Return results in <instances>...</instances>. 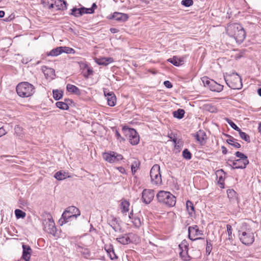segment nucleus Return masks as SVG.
<instances>
[{"label": "nucleus", "mask_w": 261, "mask_h": 261, "mask_svg": "<svg viewBox=\"0 0 261 261\" xmlns=\"http://www.w3.org/2000/svg\"><path fill=\"white\" fill-rule=\"evenodd\" d=\"M238 233L239 239L243 244L249 246L254 242V234L247 223H242Z\"/></svg>", "instance_id": "obj_1"}, {"label": "nucleus", "mask_w": 261, "mask_h": 261, "mask_svg": "<svg viewBox=\"0 0 261 261\" xmlns=\"http://www.w3.org/2000/svg\"><path fill=\"white\" fill-rule=\"evenodd\" d=\"M227 33L233 38L238 44H241L245 39L246 33L243 27L238 23L229 25L227 29Z\"/></svg>", "instance_id": "obj_2"}, {"label": "nucleus", "mask_w": 261, "mask_h": 261, "mask_svg": "<svg viewBox=\"0 0 261 261\" xmlns=\"http://www.w3.org/2000/svg\"><path fill=\"white\" fill-rule=\"evenodd\" d=\"M80 214V211L77 207L74 206H69L65 209L59 222L61 225H63L72 220H75Z\"/></svg>", "instance_id": "obj_3"}, {"label": "nucleus", "mask_w": 261, "mask_h": 261, "mask_svg": "<svg viewBox=\"0 0 261 261\" xmlns=\"http://www.w3.org/2000/svg\"><path fill=\"white\" fill-rule=\"evenodd\" d=\"M156 197L159 202L168 207H173L175 205L176 198L169 192L160 191Z\"/></svg>", "instance_id": "obj_4"}, {"label": "nucleus", "mask_w": 261, "mask_h": 261, "mask_svg": "<svg viewBox=\"0 0 261 261\" xmlns=\"http://www.w3.org/2000/svg\"><path fill=\"white\" fill-rule=\"evenodd\" d=\"M16 90L17 94L21 97L31 96L35 92V87L27 82L19 83L16 87Z\"/></svg>", "instance_id": "obj_5"}, {"label": "nucleus", "mask_w": 261, "mask_h": 261, "mask_svg": "<svg viewBox=\"0 0 261 261\" xmlns=\"http://www.w3.org/2000/svg\"><path fill=\"white\" fill-rule=\"evenodd\" d=\"M225 81L232 89H240L242 87V79L237 73H233L225 77Z\"/></svg>", "instance_id": "obj_6"}, {"label": "nucleus", "mask_w": 261, "mask_h": 261, "mask_svg": "<svg viewBox=\"0 0 261 261\" xmlns=\"http://www.w3.org/2000/svg\"><path fill=\"white\" fill-rule=\"evenodd\" d=\"M151 182L152 185L160 186L162 184L160 167L157 164L154 165L150 171Z\"/></svg>", "instance_id": "obj_7"}, {"label": "nucleus", "mask_w": 261, "mask_h": 261, "mask_svg": "<svg viewBox=\"0 0 261 261\" xmlns=\"http://www.w3.org/2000/svg\"><path fill=\"white\" fill-rule=\"evenodd\" d=\"M45 215L46 218L42 222L44 228L48 233L55 235L56 232V227L54 220L49 213H46Z\"/></svg>", "instance_id": "obj_8"}, {"label": "nucleus", "mask_w": 261, "mask_h": 261, "mask_svg": "<svg viewBox=\"0 0 261 261\" xmlns=\"http://www.w3.org/2000/svg\"><path fill=\"white\" fill-rule=\"evenodd\" d=\"M202 82L204 86H207L212 91L220 92L223 89V86L216 82L215 81L209 79L207 77L202 79Z\"/></svg>", "instance_id": "obj_9"}, {"label": "nucleus", "mask_w": 261, "mask_h": 261, "mask_svg": "<svg viewBox=\"0 0 261 261\" xmlns=\"http://www.w3.org/2000/svg\"><path fill=\"white\" fill-rule=\"evenodd\" d=\"M203 235L202 230H199L198 226L196 225L189 226L188 228V237L192 241H196L197 240H203L202 238H195L198 236Z\"/></svg>", "instance_id": "obj_10"}, {"label": "nucleus", "mask_w": 261, "mask_h": 261, "mask_svg": "<svg viewBox=\"0 0 261 261\" xmlns=\"http://www.w3.org/2000/svg\"><path fill=\"white\" fill-rule=\"evenodd\" d=\"M103 159L110 163H115L123 159V156L120 154H118L114 151H110L103 153Z\"/></svg>", "instance_id": "obj_11"}, {"label": "nucleus", "mask_w": 261, "mask_h": 261, "mask_svg": "<svg viewBox=\"0 0 261 261\" xmlns=\"http://www.w3.org/2000/svg\"><path fill=\"white\" fill-rule=\"evenodd\" d=\"M154 191L151 189H144L142 193L141 199L144 203L149 204L153 199Z\"/></svg>", "instance_id": "obj_12"}, {"label": "nucleus", "mask_w": 261, "mask_h": 261, "mask_svg": "<svg viewBox=\"0 0 261 261\" xmlns=\"http://www.w3.org/2000/svg\"><path fill=\"white\" fill-rule=\"evenodd\" d=\"M123 129L128 132L129 135V142L131 144L135 145L139 143V136L135 129L123 127Z\"/></svg>", "instance_id": "obj_13"}, {"label": "nucleus", "mask_w": 261, "mask_h": 261, "mask_svg": "<svg viewBox=\"0 0 261 261\" xmlns=\"http://www.w3.org/2000/svg\"><path fill=\"white\" fill-rule=\"evenodd\" d=\"M105 97L107 98L108 105L110 107H114L116 105V97L113 92H107L106 89L103 90Z\"/></svg>", "instance_id": "obj_14"}, {"label": "nucleus", "mask_w": 261, "mask_h": 261, "mask_svg": "<svg viewBox=\"0 0 261 261\" xmlns=\"http://www.w3.org/2000/svg\"><path fill=\"white\" fill-rule=\"evenodd\" d=\"M54 3L50 5V8H56L57 10H64L67 9V4L64 0H53Z\"/></svg>", "instance_id": "obj_15"}, {"label": "nucleus", "mask_w": 261, "mask_h": 261, "mask_svg": "<svg viewBox=\"0 0 261 261\" xmlns=\"http://www.w3.org/2000/svg\"><path fill=\"white\" fill-rule=\"evenodd\" d=\"M109 18L115 19L118 21L124 22L128 19V16L125 13L116 12Z\"/></svg>", "instance_id": "obj_16"}, {"label": "nucleus", "mask_w": 261, "mask_h": 261, "mask_svg": "<svg viewBox=\"0 0 261 261\" xmlns=\"http://www.w3.org/2000/svg\"><path fill=\"white\" fill-rule=\"evenodd\" d=\"M232 163V169H244L249 164V161L247 160V163L245 162V160L237 159L231 161Z\"/></svg>", "instance_id": "obj_17"}, {"label": "nucleus", "mask_w": 261, "mask_h": 261, "mask_svg": "<svg viewBox=\"0 0 261 261\" xmlns=\"http://www.w3.org/2000/svg\"><path fill=\"white\" fill-rule=\"evenodd\" d=\"M227 197L229 199V201L232 203L238 204L239 200L238 194L233 189H228L227 190Z\"/></svg>", "instance_id": "obj_18"}, {"label": "nucleus", "mask_w": 261, "mask_h": 261, "mask_svg": "<svg viewBox=\"0 0 261 261\" xmlns=\"http://www.w3.org/2000/svg\"><path fill=\"white\" fill-rule=\"evenodd\" d=\"M22 258L25 261H29L30 259V257L32 253V249L31 248L27 245H22Z\"/></svg>", "instance_id": "obj_19"}, {"label": "nucleus", "mask_w": 261, "mask_h": 261, "mask_svg": "<svg viewBox=\"0 0 261 261\" xmlns=\"http://www.w3.org/2000/svg\"><path fill=\"white\" fill-rule=\"evenodd\" d=\"M216 176L218 178V183L220 185V187L221 188H224V179H225V174L223 169L218 170L216 172Z\"/></svg>", "instance_id": "obj_20"}, {"label": "nucleus", "mask_w": 261, "mask_h": 261, "mask_svg": "<svg viewBox=\"0 0 261 261\" xmlns=\"http://www.w3.org/2000/svg\"><path fill=\"white\" fill-rule=\"evenodd\" d=\"M167 61L172 63L175 66H179L184 63V58H178L177 56H173L167 60Z\"/></svg>", "instance_id": "obj_21"}, {"label": "nucleus", "mask_w": 261, "mask_h": 261, "mask_svg": "<svg viewBox=\"0 0 261 261\" xmlns=\"http://www.w3.org/2000/svg\"><path fill=\"white\" fill-rule=\"evenodd\" d=\"M95 62L99 65L106 66L109 64L113 62L114 59L111 57L109 58H96L95 59Z\"/></svg>", "instance_id": "obj_22"}, {"label": "nucleus", "mask_w": 261, "mask_h": 261, "mask_svg": "<svg viewBox=\"0 0 261 261\" xmlns=\"http://www.w3.org/2000/svg\"><path fill=\"white\" fill-rule=\"evenodd\" d=\"M63 53L62 48L61 46L57 47L51 50L49 52L47 53V56L56 57Z\"/></svg>", "instance_id": "obj_23"}, {"label": "nucleus", "mask_w": 261, "mask_h": 261, "mask_svg": "<svg viewBox=\"0 0 261 261\" xmlns=\"http://www.w3.org/2000/svg\"><path fill=\"white\" fill-rule=\"evenodd\" d=\"M226 137L229 138V139H228L226 140V142L229 145L233 146L234 147L236 148H239L241 147V145L240 143L235 142L236 140V139H234L233 137L229 135H226Z\"/></svg>", "instance_id": "obj_24"}, {"label": "nucleus", "mask_w": 261, "mask_h": 261, "mask_svg": "<svg viewBox=\"0 0 261 261\" xmlns=\"http://www.w3.org/2000/svg\"><path fill=\"white\" fill-rule=\"evenodd\" d=\"M129 202L126 200H122L120 204V209L121 212L125 215H126V213L129 211Z\"/></svg>", "instance_id": "obj_25"}, {"label": "nucleus", "mask_w": 261, "mask_h": 261, "mask_svg": "<svg viewBox=\"0 0 261 261\" xmlns=\"http://www.w3.org/2000/svg\"><path fill=\"white\" fill-rule=\"evenodd\" d=\"M69 177L68 173L63 171H58L54 175V177L58 180H62Z\"/></svg>", "instance_id": "obj_26"}, {"label": "nucleus", "mask_w": 261, "mask_h": 261, "mask_svg": "<svg viewBox=\"0 0 261 261\" xmlns=\"http://www.w3.org/2000/svg\"><path fill=\"white\" fill-rule=\"evenodd\" d=\"M66 89L69 92L74 93L76 95H80L81 94V91L79 88L70 84L67 85Z\"/></svg>", "instance_id": "obj_27"}, {"label": "nucleus", "mask_w": 261, "mask_h": 261, "mask_svg": "<svg viewBox=\"0 0 261 261\" xmlns=\"http://www.w3.org/2000/svg\"><path fill=\"white\" fill-rule=\"evenodd\" d=\"M186 207L189 215L192 217L195 214V207L193 203L191 201L188 200L186 202Z\"/></svg>", "instance_id": "obj_28"}, {"label": "nucleus", "mask_w": 261, "mask_h": 261, "mask_svg": "<svg viewBox=\"0 0 261 261\" xmlns=\"http://www.w3.org/2000/svg\"><path fill=\"white\" fill-rule=\"evenodd\" d=\"M116 240L123 245L128 244L130 243V240L128 234L123 235L116 239Z\"/></svg>", "instance_id": "obj_29"}, {"label": "nucleus", "mask_w": 261, "mask_h": 261, "mask_svg": "<svg viewBox=\"0 0 261 261\" xmlns=\"http://www.w3.org/2000/svg\"><path fill=\"white\" fill-rule=\"evenodd\" d=\"M107 253H112V254H110V258L112 260L117 258V256L115 253L113 247L112 245H107L105 247Z\"/></svg>", "instance_id": "obj_30"}, {"label": "nucleus", "mask_w": 261, "mask_h": 261, "mask_svg": "<svg viewBox=\"0 0 261 261\" xmlns=\"http://www.w3.org/2000/svg\"><path fill=\"white\" fill-rule=\"evenodd\" d=\"M44 75L51 79H54L56 76L55 70L51 68H48L44 71Z\"/></svg>", "instance_id": "obj_31"}, {"label": "nucleus", "mask_w": 261, "mask_h": 261, "mask_svg": "<svg viewBox=\"0 0 261 261\" xmlns=\"http://www.w3.org/2000/svg\"><path fill=\"white\" fill-rule=\"evenodd\" d=\"M185 113V111L183 109H179L177 111L173 112V115L175 118L180 119L184 117Z\"/></svg>", "instance_id": "obj_32"}, {"label": "nucleus", "mask_w": 261, "mask_h": 261, "mask_svg": "<svg viewBox=\"0 0 261 261\" xmlns=\"http://www.w3.org/2000/svg\"><path fill=\"white\" fill-rule=\"evenodd\" d=\"M15 134L20 139L23 136L22 128L18 125H16L14 127Z\"/></svg>", "instance_id": "obj_33"}, {"label": "nucleus", "mask_w": 261, "mask_h": 261, "mask_svg": "<svg viewBox=\"0 0 261 261\" xmlns=\"http://www.w3.org/2000/svg\"><path fill=\"white\" fill-rule=\"evenodd\" d=\"M140 163L139 161H135L131 165V169L133 174H135L136 171L139 169Z\"/></svg>", "instance_id": "obj_34"}, {"label": "nucleus", "mask_w": 261, "mask_h": 261, "mask_svg": "<svg viewBox=\"0 0 261 261\" xmlns=\"http://www.w3.org/2000/svg\"><path fill=\"white\" fill-rule=\"evenodd\" d=\"M56 105L57 107L61 110H66L69 109V103L63 101H58L56 102Z\"/></svg>", "instance_id": "obj_35"}, {"label": "nucleus", "mask_w": 261, "mask_h": 261, "mask_svg": "<svg viewBox=\"0 0 261 261\" xmlns=\"http://www.w3.org/2000/svg\"><path fill=\"white\" fill-rule=\"evenodd\" d=\"M53 97L56 100H59L63 97V92L58 90H54L53 91Z\"/></svg>", "instance_id": "obj_36"}, {"label": "nucleus", "mask_w": 261, "mask_h": 261, "mask_svg": "<svg viewBox=\"0 0 261 261\" xmlns=\"http://www.w3.org/2000/svg\"><path fill=\"white\" fill-rule=\"evenodd\" d=\"M188 252V250L180 251L179 255L182 260L187 261L191 259V257L189 255Z\"/></svg>", "instance_id": "obj_37"}, {"label": "nucleus", "mask_w": 261, "mask_h": 261, "mask_svg": "<svg viewBox=\"0 0 261 261\" xmlns=\"http://www.w3.org/2000/svg\"><path fill=\"white\" fill-rule=\"evenodd\" d=\"M240 137L244 141H246L248 143H249L250 142V138L249 136L246 133L243 132L241 129H240V130L238 131Z\"/></svg>", "instance_id": "obj_38"}, {"label": "nucleus", "mask_w": 261, "mask_h": 261, "mask_svg": "<svg viewBox=\"0 0 261 261\" xmlns=\"http://www.w3.org/2000/svg\"><path fill=\"white\" fill-rule=\"evenodd\" d=\"M205 136V133L203 131L199 130L196 134V138L198 141L202 142L204 140Z\"/></svg>", "instance_id": "obj_39"}, {"label": "nucleus", "mask_w": 261, "mask_h": 261, "mask_svg": "<svg viewBox=\"0 0 261 261\" xmlns=\"http://www.w3.org/2000/svg\"><path fill=\"white\" fill-rule=\"evenodd\" d=\"M15 214L17 219L24 218L26 216L25 213L19 209L15 210Z\"/></svg>", "instance_id": "obj_40"}, {"label": "nucleus", "mask_w": 261, "mask_h": 261, "mask_svg": "<svg viewBox=\"0 0 261 261\" xmlns=\"http://www.w3.org/2000/svg\"><path fill=\"white\" fill-rule=\"evenodd\" d=\"M132 222L136 228H139L142 225L141 219L138 217L135 216Z\"/></svg>", "instance_id": "obj_41"}, {"label": "nucleus", "mask_w": 261, "mask_h": 261, "mask_svg": "<svg viewBox=\"0 0 261 261\" xmlns=\"http://www.w3.org/2000/svg\"><path fill=\"white\" fill-rule=\"evenodd\" d=\"M182 155L183 158L187 160H189L192 158L191 153L187 148L183 150Z\"/></svg>", "instance_id": "obj_42"}, {"label": "nucleus", "mask_w": 261, "mask_h": 261, "mask_svg": "<svg viewBox=\"0 0 261 261\" xmlns=\"http://www.w3.org/2000/svg\"><path fill=\"white\" fill-rule=\"evenodd\" d=\"M226 121L229 124V125L237 132L240 130V128L231 120L228 118H225Z\"/></svg>", "instance_id": "obj_43"}, {"label": "nucleus", "mask_w": 261, "mask_h": 261, "mask_svg": "<svg viewBox=\"0 0 261 261\" xmlns=\"http://www.w3.org/2000/svg\"><path fill=\"white\" fill-rule=\"evenodd\" d=\"M235 155L237 157H238L239 158L238 159H241L242 160H245V162H246V163H247V160H248L247 156L246 155H245L244 153H243L240 151H237L235 153Z\"/></svg>", "instance_id": "obj_44"}, {"label": "nucleus", "mask_w": 261, "mask_h": 261, "mask_svg": "<svg viewBox=\"0 0 261 261\" xmlns=\"http://www.w3.org/2000/svg\"><path fill=\"white\" fill-rule=\"evenodd\" d=\"M179 248L180 251L188 250V244L185 240L183 241L179 245Z\"/></svg>", "instance_id": "obj_45"}, {"label": "nucleus", "mask_w": 261, "mask_h": 261, "mask_svg": "<svg viewBox=\"0 0 261 261\" xmlns=\"http://www.w3.org/2000/svg\"><path fill=\"white\" fill-rule=\"evenodd\" d=\"M226 228H227V231L228 235V239L229 240H233L232 235V228L230 224H227Z\"/></svg>", "instance_id": "obj_46"}, {"label": "nucleus", "mask_w": 261, "mask_h": 261, "mask_svg": "<svg viewBox=\"0 0 261 261\" xmlns=\"http://www.w3.org/2000/svg\"><path fill=\"white\" fill-rule=\"evenodd\" d=\"M61 48H62L63 53H65L66 54H74L75 52L73 48L69 47L61 46Z\"/></svg>", "instance_id": "obj_47"}, {"label": "nucleus", "mask_w": 261, "mask_h": 261, "mask_svg": "<svg viewBox=\"0 0 261 261\" xmlns=\"http://www.w3.org/2000/svg\"><path fill=\"white\" fill-rule=\"evenodd\" d=\"M193 4V0H182L181 2V4L186 7L191 6Z\"/></svg>", "instance_id": "obj_48"}, {"label": "nucleus", "mask_w": 261, "mask_h": 261, "mask_svg": "<svg viewBox=\"0 0 261 261\" xmlns=\"http://www.w3.org/2000/svg\"><path fill=\"white\" fill-rule=\"evenodd\" d=\"M54 3L53 0H42V4L44 7H47L48 9H51L53 8H50V5Z\"/></svg>", "instance_id": "obj_49"}, {"label": "nucleus", "mask_w": 261, "mask_h": 261, "mask_svg": "<svg viewBox=\"0 0 261 261\" xmlns=\"http://www.w3.org/2000/svg\"><path fill=\"white\" fill-rule=\"evenodd\" d=\"M111 226L112 227V228L115 230V231H117L119 229V226L116 222V219L112 220V221L111 222Z\"/></svg>", "instance_id": "obj_50"}, {"label": "nucleus", "mask_w": 261, "mask_h": 261, "mask_svg": "<svg viewBox=\"0 0 261 261\" xmlns=\"http://www.w3.org/2000/svg\"><path fill=\"white\" fill-rule=\"evenodd\" d=\"M79 11V8L74 7L71 10V13H70V15H73L75 17H80V14H78Z\"/></svg>", "instance_id": "obj_51"}, {"label": "nucleus", "mask_w": 261, "mask_h": 261, "mask_svg": "<svg viewBox=\"0 0 261 261\" xmlns=\"http://www.w3.org/2000/svg\"><path fill=\"white\" fill-rule=\"evenodd\" d=\"M210 240H206V252L208 254H210L212 250V244L210 242Z\"/></svg>", "instance_id": "obj_52"}, {"label": "nucleus", "mask_w": 261, "mask_h": 261, "mask_svg": "<svg viewBox=\"0 0 261 261\" xmlns=\"http://www.w3.org/2000/svg\"><path fill=\"white\" fill-rule=\"evenodd\" d=\"M164 85L165 86L168 88H171L172 87V84L169 81H166L164 82Z\"/></svg>", "instance_id": "obj_53"}, {"label": "nucleus", "mask_w": 261, "mask_h": 261, "mask_svg": "<svg viewBox=\"0 0 261 261\" xmlns=\"http://www.w3.org/2000/svg\"><path fill=\"white\" fill-rule=\"evenodd\" d=\"M93 72V70L92 69L89 68L87 69L86 74H85V76L88 77L89 76L92 75Z\"/></svg>", "instance_id": "obj_54"}, {"label": "nucleus", "mask_w": 261, "mask_h": 261, "mask_svg": "<svg viewBox=\"0 0 261 261\" xmlns=\"http://www.w3.org/2000/svg\"><path fill=\"white\" fill-rule=\"evenodd\" d=\"M79 11L78 14H80V16H82L84 14H86L85 10V7H82V8H79Z\"/></svg>", "instance_id": "obj_55"}, {"label": "nucleus", "mask_w": 261, "mask_h": 261, "mask_svg": "<svg viewBox=\"0 0 261 261\" xmlns=\"http://www.w3.org/2000/svg\"><path fill=\"white\" fill-rule=\"evenodd\" d=\"M7 134V132L4 129V128L2 127L0 128V137L6 135Z\"/></svg>", "instance_id": "obj_56"}, {"label": "nucleus", "mask_w": 261, "mask_h": 261, "mask_svg": "<svg viewBox=\"0 0 261 261\" xmlns=\"http://www.w3.org/2000/svg\"><path fill=\"white\" fill-rule=\"evenodd\" d=\"M85 13L86 14H92L93 13V10L91 9V8H85Z\"/></svg>", "instance_id": "obj_57"}, {"label": "nucleus", "mask_w": 261, "mask_h": 261, "mask_svg": "<svg viewBox=\"0 0 261 261\" xmlns=\"http://www.w3.org/2000/svg\"><path fill=\"white\" fill-rule=\"evenodd\" d=\"M170 137V138L171 139H172V140L173 142H174V145H175V147H179V146L177 145V143H176V142H177V139H176V138L174 136V137H173V138L172 137H171V136H170V137Z\"/></svg>", "instance_id": "obj_58"}, {"label": "nucleus", "mask_w": 261, "mask_h": 261, "mask_svg": "<svg viewBox=\"0 0 261 261\" xmlns=\"http://www.w3.org/2000/svg\"><path fill=\"white\" fill-rule=\"evenodd\" d=\"M117 169L119 170V171L122 173V174H124L125 173V169L122 167H117Z\"/></svg>", "instance_id": "obj_59"}, {"label": "nucleus", "mask_w": 261, "mask_h": 261, "mask_svg": "<svg viewBox=\"0 0 261 261\" xmlns=\"http://www.w3.org/2000/svg\"><path fill=\"white\" fill-rule=\"evenodd\" d=\"M221 149L223 154H226L227 153V149L225 146H222L221 147Z\"/></svg>", "instance_id": "obj_60"}, {"label": "nucleus", "mask_w": 261, "mask_h": 261, "mask_svg": "<svg viewBox=\"0 0 261 261\" xmlns=\"http://www.w3.org/2000/svg\"><path fill=\"white\" fill-rule=\"evenodd\" d=\"M115 136L117 137V139H120V138H122L120 133L117 130H116L115 131Z\"/></svg>", "instance_id": "obj_61"}, {"label": "nucleus", "mask_w": 261, "mask_h": 261, "mask_svg": "<svg viewBox=\"0 0 261 261\" xmlns=\"http://www.w3.org/2000/svg\"><path fill=\"white\" fill-rule=\"evenodd\" d=\"M110 32L112 33H116L118 32V29H117L116 28H111Z\"/></svg>", "instance_id": "obj_62"}, {"label": "nucleus", "mask_w": 261, "mask_h": 261, "mask_svg": "<svg viewBox=\"0 0 261 261\" xmlns=\"http://www.w3.org/2000/svg\"><path fill=\"white\" fill-rule=\"evenodd\" d=\"M208 110L210 112L214 113L216 112V109L214 106H210V109Z\"/></svg>", "instance_id": "obj_63"}, {"label": "nucleus", "mask_w": 261, "mask_h": 261, "mask_svg": "<svg viewBox=\"0 0 261 261\" xmlns=\"http://www.w3.org/2000/svg\"><path fill=\"white\" fill-rule=\"evenodd\" d=\"M135 216H134V214H133V211H132V212L129 213V215H128V217L130 219H132V220H133V218H134Z\"/></svg>", "instance_id": "obj_64"}]
</instances>
